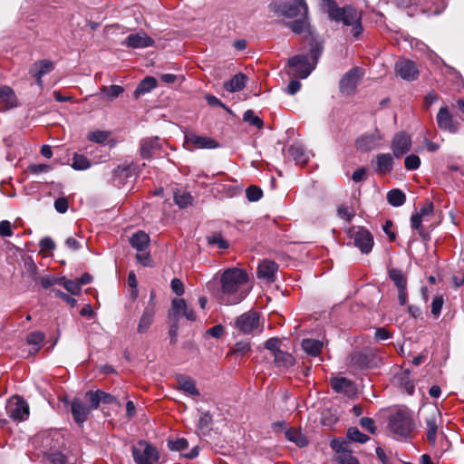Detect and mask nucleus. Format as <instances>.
Segmentation results:
<instances>
[{"mask_svg": "<svg viewBox=\"0 0 464 464\" xmlns=\"http://www.w3.org/2000/svg\"><path fill=\"white\" fill-rule=\"evenodd\" d=\"M361 426L368 430L370 433L374 434L376 432V426L374 420L369 417H362L360 420Z\"/></svg>", "mask_w": 464, "mask_h": 464, "instance_id": "62", "label": "nucleus"}, {"mask_svg": "<svg viewBox=\"0 0 464 464\" xmlns=\"http://www.w3.org/2000/svg\"><path fill=\"white\" fill-rule=\"evenodd\" d=\"M169 448L171 450L183 451L188 448V442L186 439L180 438L173 441H169Z\"/></svg>", "mask_w": 464, "mask_h": 464, "instance_id": "60", "label": "nucleus"}, {"mask_svg": "<svg viewBox=\"0 0 464 464\" xmlns=\"http://www.w3.org/2000/svg\"><path fill=\"white\" fill-rule=\"evenodd\" d=\"M137 261L143 266L151 267L153 266V260L148 250L139 251L136 254Z\"/></svg>", "mask_w": 464, "mask_h": 464, "instance_id": "56", "label": "nucleus"}, {"mask_svg": "<svg viewBox=\"0 0 464 464\" xmlns=\"http://www.w3.org/2000/svg\"><path fill=\"white\" fill-rule=\"evenodd\" d=\"M404 165L408 170H415L420 165V159L415 154H411L405 158Z\"/></svg>", "mask_w": 464, "mask_h": 464, "instance_id": "58", "label": "nucleus"}, {"mask_svg": "<svg viewBox=\"0 0 464 464\" xmlns=\"http://www.w3.org/2000/svg\"><path fill=\"white\" fill-rule=\"evenodd\" d=\"M389 276L398 289L407 288V279L401 270L396 268L390 269Z\"/></svg>", "mask_w": 464, "mask_h": 464, "instance_id": "46", "label": "nucleus"}, {"mask_svg": "<svg viewBox=\"0 0 464 464\" xmlns=\"http://www.w3.org/2000/svg\"><path fill=\"white\" fill-rule=\"evenodd\" d=\"M157 86V81L155 78L148 76L142 80L134 91L135 98H139L140 95L150 92Z\"/></svg>", "mask_w": 464, "mask_h": 464, "instance_id": "39", "label": "nucleus"}, {"mask_svg": "<svg viewBox=\"0 0 464 464\" xmlns=\"http://www.w3.org/2000/svg\"><path fill=\"white\" fill-rule=\"evenodd\" d=\"M314 68V64L309 63L306 55L297 54L289 59L287 73L297 78L305 79Z\"/></svg>", "mask_w": 464, "mask_h": 464, "instance_id": "7", "label": "nucleus"}, {"mask_svg": "<svg viewBox=\"0 0 464 464\" xmlns=\"http://www.w3.org/2000/svg\"><path fill=\"white\" fill-rule=\"evenodd\" d=\"M246 196L249 201L255 202L262 198L263 191L259 187L252 185L246 188Z\"/></svg>", "mask_w": 464, "mask_h": 464, "instance_id": "55", "label": "nucleus"}, {"mask_svg": "<svg viewBox=\"0 0 464 464\" xmlns=\"http://www.w3.org/2000/svg\"><path fill=\"white\" fill-rule=\"evenodd\" d=\"M387 201L392 207H401L406 201L405 194L399 188H393L387 193Z\"/></svg>", "mask_w": 464, "mask_h": 464, "instance_id": "41", "label": "nucleus"}, {"mask_svg": "<svg viewBox=\"0 0 464 464\" xmlns=\"http://www.w3.org/2000/svg\"><path fill=\"white\" fill-rule=\"evenodd\" d=\"M277 270L278 266L275 261L265 259L258 265L257 276L268 282H273Z\"/></svg>", "mask_w": 464, "mask_h": 464, "instance_id": "22", "label": "nucleus"}, {"mask_svg": "<svg viewBox=\"0 0 464 464\" xmlns=\"http://www.w3.org/2000/svg\"><path fill=\"white\" fill-rule=\"evenodd\" d=\"M395 72L401 79L413 81L419 74L416 63L411 60H400L395 63Z\"/></svg>", "mask_w": 464, "mask_h": 464, "instance_id": "19", "label": "nucleus"}, {"mask_svg": "<svg viewBox=\"0 0 464 464\" xmlns=\"http://www.w3.org/2000/svg\"><path fill=\"white\" fill-rule=\"evenodd\" d=\"M301 344L304 353L312 357L319 356L324 347V342L312 338L304 339Z\"/></svg>", "mask_w": 464, "mask_h": 464, "instance_id": "33", "label": "nucleus"}, {"mask_svg": "<svg viewBox=\"0 0 464 464\" xmlns=\"http://www.w3.org/2000/svg\"><path fill=\"white\" fill-rule=\"evenodd\" d=\"M101 91L107 100L112 101L124 92V88L120 85H111L109 87L103 86Z\"/></svg>", "mask_w": 464, "mask_h": 464, "instance_id": "47", "label": "nucleus"}, {"mask_svg": "<svg viewBox=\"0 0 464 464\" xmlns=\"http://www.w3.org/2000/svg\"><path fill=\"white\" fill-rule=\"evenodd\" d=\"M185 144L190 150L195 149H216L219 147L218 141L207 136H200L195 132L185 133Z\"/></svg>", "mask_w": 464, "mask_h": 464, "instance_id": "13", "label": "nucleus"}, {"mask_svg": "<svg viewBox=\"0 0 464 464\" xmlns=\"http://www.w3.org/2000/svg\"><path fill=\"white\" fill-rule=\"evenodd\" d=\"M259 316L256 312L248 311L239 315L235 321L236 328L244 334L259 332Z\"/></svg>", "mask_w": 464, "mask_h": 464, "instance_id": "11", "label": "nucleus"}, {"mask_svg": "<svg viewBox=\"0 0 464 464\" xmlns=\"http://www.w3.org/2000/svg\"><path fill=\"white\" fill-rule=\"evenodd\" d=\"M287 152L296 164L305 165L310 158L311 153L307 151L300 143H294L288 149Z\"/></svg>", "mask_w": 464, "mask_h": 464, "instance_id": "24", "label": "nucleus"}, {"mask_svg": "<svg viewBox=\"0 0 464 464\" xmlns=\"http://www.w3.org/2000/svg\"><path fill=\"white\" fill-rule=\"evenodd\" d=\"M362 72L358 67L349 70L339 82V90L344 96H352L356 92L357 86L362 81Z\"/></svg>", "mask_w": 464, "mask_h": 464, "instance_id": "9", "label": "nucleus"}, {"mask_svg": "<svg viewBox=\"0 0 464 464\" xmlns=\"http://www.w3.org/2000/svg\"><path fill=\"white\" fill-rule=\"evenodd\" d=\"M155 314V304H148V305L145 307L141 317L140 319L139 324H138V332L139 333H145L150 326L151 325L153 322V317Z\"/></svg>", "mask_w": 464, "mask_h": 464, "instance_id": "28", "label": "nucleus"}, {"mask_svg": "<svg viewBox=\"0 0 464 464\" xmlns=\"http://www.w3.org/2000/svg\"><path fill=\"white\" fill-rule=\"evenodd\" d=\"M177 382L179 390L191 396L199 395V391L198 390L196 382L192 378L185 375H179L177 376Z\"/></svg>", "mask_w": 464, "mask_h": 464, "instance_id": "30", "label": "nucleus"}, {"mask_svg": "<svg viewBox=\"0 0 464 464\" xmlns=\"http://www.w3.org/2000/svg\"><path fill=\"white\" fill-rule=\"evenodd\" d=\"M383 135L379 130H375L372 133H364L360 136L356 141L355 146L357 150L362 152H367L379 147Z\"/></svg>", "mask_w": 464, "mask_h": 464, "instance_id": "15", "label": "nucleus"}, {"mask_svg": "<svg viewBox=\"0 0 464 464\" xmlns=\"http://www.w3.org/2000/svg\"><path fill=\"white\" fill-rule=\"evenodd\" d=\"M243 119L245 121L249 122L250 125L255 126L258 129L263 127V121L258 116H256L252 110H247L246 111H245Z\"/></svg>", "mask_w": 464, "mask_h": 464, "instance_id": "54", "label": "nucleus"}, {"mask_svg": "<svg viewBox=\"0 0 464 464\" xmlns=\"http://www.w3.org/2000/svg\"><path fill=\"white\" fill-rule=\"evenodd\" d=\"M330 383L335 392L343 393L346 396H352L356 392L353 382L345 377H332Z\"/></svg>", "mask_w": 464, "mask_h": 464, "instance_id": "21", "label": "nucleus"}, {"mask_svg": "<svg viewBox=\"0 0 464 464\" xmlns=\"http://www.w3.org/2000/svg\"><path fill=\"white\" fill-rule=\"evenodd\" d=\"M131 454L136 464H155L160 459L159 450L146 440H139L133 445Z\"/></svg>", "mask_w": 464, "mask_h": 464, "instance_id": "4", "label": "nucleus"}, {"mask_svg": "<svg viewBox=\"0 0 464 464\" xmlns=\"http://www.w3.org/2000/svg\"><path fill=\"white\" fill-rule=\"evenodd\" d=\"M99 392L100 390L89 391L85 393V399L90 402L88 407L91 408V411L97 410L100 406V403H102Z\"/></svg>", "mask_w": 464, "mask_h": 464, "instance_id": "52", "label": "nucleus"}, {"mask_svg": "<svg viewBox=\"0 0 464 464\" xmlns=\"http://www.w3.org/2000/svg\"><path fill=\"white\" fill-rule=\"evenodd\" d=\"M39 246L42 251H52L55 248L54 241L48 237H43L39 242Z\"/></svg>", "mask_w": 464, "mask_h": 464, "instance_id": "64", "label": "nucleus"}, {"mask_svg": "<svg viewBox=\"0 0 464 464\" xmlns=\"http://www.w3.org/2000/svg\"><path fill=\"white\" fill-rule=\"evenodd\" d=\"M208 246L210 247H217L218 249H227L229 247V243L226 240L220 233H212L206 237Z\"/></svg>", "mask_w": 464, "mask_h": 464, "instance_id": "40", "label": "nucleus"}, {"mask_svg": "<svg viewBox=\"0 0 464 464\" xmlns=\"http://www.w3.org/2000/svg\"><path fill=\"white\" fill-rule=\"evenodd\" d=\"M411 147V139L405 132L397 133L392 142V150L396 158L406 154Z\"/></svg>", "mask_w": 464, "mask_h": 464, "instance_id": "20", "label": "nucleus"}, {"mask_svg": "<svg viewBox=\"0 0 464 464\" xmlns=\"http://www.w3.org/2000/svg\"><path fill=\"white\" fill-rule=\"evenodd\" d=\"M247 76L242 72L235 74L229 81L224 82V89L229 92H237L244 89Z\"/></svg>", "mask_w": 464, "mask_h": 464, "instance_id": "29", "label": "nucleus"}, {"mask_svg": "<svg viewBox=\"0 0 464 464\" xmlns=\"http://www.w3.org/2000/svg\"><path fill=\"white\" fill-rule=\"evenodd\" d=\"M438 127L442 130L456 133L459 130V123L454 121L447 106L441 107L436 116Z\"/></svg>", "mask_w": 464, "mask_h": 464, "instance_id": "18", "label": "nucleus"}, {"mask_svg": "<svg viewBox=\"0 0 464 464\" xmlns=\"http://www.w3.org/2000/svg\"><path fill=\"white\" fill-rule=\"evenodd\" d=\"M199 412V418L197 423L198 429L203 433L206 434L211 430V425L213 422L212 415L209 411H201Z\"/></svg>", "mask_w": 464, "mask_h": 464, "instance_id": "42", "label": "nucleus"}, {"mask_svg": "<svg viewBox=\"0 0 464 464\" xmlns=\"http://www.w3.org/2000/svg\"><path fill=\"white\" fill-rule=\"evenodd\" d=\"M251 351L250 343L247 342H237L230 350L231 354L236 356L246 355Z\"/></svg>", "mask_w": 464, "mask_h": 464, "instance_id": "50", "label": "nucleus"}, {"mask_svg": "<svg viewBox=\"0 0 464 464\" xmlns=\"http://www.w3.org/2000/svg\"><path fill=\"white\" fill-rule=\"evenodd\" d=\"M331 446L339 453L337 459L340 464H358V460L349 450H340L336 448L335 441H332Z\"/></svg>", "mask_w": 464, "mask_h": 464, "instance_id": "43", "label": "nucleus"}, {"mask_svg": "<svg viewBox=\"0 0 464 464\" xmlns=\"http://www.w3.org/2000/svg\"><path fill=\"white\" fill-rule=\"evenodd\" d=\"M51 167L47 164H31L27 168V171L32 174H39L42 172H48Z\"/></svg>", "mask_w": 464, "mask_h": 464, "instance_id": "63", "label": "nucleus"}, {"mask_svg": "<svg viewBox=\"0 0 464 464\" xmlns=\"http://www.w3.org/2000/svg\"><path fill=\"white\" fill-rule=\"evenodd\" d=\"M444 299L442 295H436L431 303V314L434 317H438L440 314Z\"/></svg>", "mask_w": 464, "mask_h": 464, "instance_id": "59", "label": "nucleus"}, {"mask_svg": "<svg viewBox=\"0 0 464 464\" xmlns=\"http://www.w3.org/2000/svg\"><path fill=\"white\" fill-rule=\"evenodd\" d=\"M150 236L144 231L139 230L130 237V244L131 247L136 249L137 252L147 250L150 246Z\"/></svg>", "mask_w": 464, "mask_h": 464, "instance_id": "27", "label": "nucleus"}, {"mask_svg": "<svg viewBox=\"0 0 464 464\" xmlns=\"http://www.w3.org/2000/svg\"><path fill=\"white\" fill-rule=\"evenodd\" d=\"M374 170L380 175H385L392 169L393 158L390 153H381L375 158Z\"/></svg>", "mask_w": 464, "mask_h": 464, "instance_id": "23", "label": "nucleus"}, {"mask_svg": "<svg viewBox=\"0 0 464 464\" xmlns=\"http://www.w3.org/2000/svg\"><path fill=\"white\" fill-rule=\"evenodd\" d=\"M274 362L277 367L288 368L295 364V359L291 353L280 350L274 354Z\"/></svg>", "mask_w": 464, "mask_h": 464, "instance_id": "38", "label": "nucleus"}, {"mask_svg": "<svg viewBox=\"0 0 464 464\" xmlns=\"http://www.w3.org/2000/svg\"><path fill=\"white\" fill-rule=\"evenodd\" d=\"M422 217L419 215L418 213H414L411 215V227L412 229H416L419 231V235L423 239H430L429 234L427 232H424L421 227L422 222Z\"/></svg>", "mask_w": 464, "mask_h": 464, "instance_id": "49", "label": "nucleus"}, {"mask_svg": "<svg viewBox=\"0 0 464 464\" xmlns=\"http://www.w3.org/2000/svg\"><path fill=\"white\" fill-rule=\"evenodd\" d=\"M285 25L289 27L295 34H300L302 33H307L308 37L314 34V33L311 29V25L309 23V14L305 17H301L300 19L294 20L292 22L285 23Z\"/></svg>", "mask_w": 464, "mask_h": 464, "instance_id": "26", "label": "nucleus"}, {"mask_svg": "<svg viewBox=\"0 0 464 464\" xmlns=\"http://www.w3.org/2000/svg\"><path fill=\"white\" fill-rule=\"evenodd\" d=\"M6 412L14 421L25 420L29 416V406L20 396H13L7 401Z\"/></svg>", "mask_w": 464, "mask_h": 464, "instance_id": "10", "label": "nucleus"}, {"mask_svg": "<svg viewBox=\"0 0 464 464\" xmlns=\"http://www.w3.org/2000/svg\"><path fill=\"white\" fill-rule=\"evenodd\" d=\"M181 316L187 320L196 321V314L193 309L189 308L184 299H173L169 311V318L171 321H179Z\"/></svg>", "mask_w": 464, "mask_h": 464, "instance_id": "12", "label": "nucleus"}, {"mask_svg": "<svg viewBox=\"0 0 464 464\" xmlns=\"http://www.w3.org/2000/svg\"><path fill=\"white\" fill-rule=\"evenodd\" d=\"M54 68V64L49 60H41L33 63L30 67L29 73L31 75H42L44 76L51 72Z\"/></svg>", "mask_w": 464, "mask_h": 464, "instance_id": "35", "label": "nucleus"}, {"mask_svg": "<svg viewBox=\"0 0 464 464\" xmlns=\"http://www.w3.org/2000/svg\"><path fill=\"white\" fill-rule=\"evenodd\" d=\"M324 6L331 20L342 23L344 26L352 27L351 34L355 39L362 35L363 27L361 11L351 5L340 7L334 0H324Z\"/></svg>", "mask_w": 464, "mask_h": 464, "instance_id": "2", "label": "nucleus"}, {"mask_svg": "<svg viewBox=\"0 0 464 464\" xmlns=\"http://www.w3.org/2000/svg\"><path fill=\"white\" fill-rule=\"evenodd\" d=\"M349 364L356 369L376 365V356L370 351H354L349 356Z\"/></svg>", "mask_w": 464, "mask_h": 464, "instance_id": "14", "label": "nucleus"}, {"mask_svg": "<svg viewBox=\"0 0 464 464\" xmlns=\"http://www.w3.org/2000/svg\"><path fill=\"white\" fill-rule=\"evenodd\" d=\"M309 44H310V57L313 61V64L314 66L316 65L322 53H323V41L319 39L318 35L312 34V36L309 37Z\"/></svg>", "mask_w": 464, "mask_h": 464, "instance_id": "34", "label": "nucleus"}, {"mask_svg": "<svg viewBox=\"0 0 464 464\" xmlns=\"http://www.w3.org/2000/svg\"><path fill=\"white\" fill-rule=\"evenodd\" d=\"M72 160V168L75 170H85L92 166L88 158L82 154L74 153Z\"/></svg>", "mask_w": 464, "mask_h": 464, "instance_id": "45", "label": "nucleus"}, {"mask_svg": "<svg viewBox=\"0 0 464 464\" xmlns=\"http://www.w3.org/2000/svg\"><path fill=\"white\" fill-rule=\"evenodd\" d=\"M388 428L396 440L407 439L414 429V421L407 411L399 410L390 415Z\"/></svg>", "mask_w": 464, "mask_h": 464, "instance_id": "3", "label": "nucleus"}, {"mask_svg": "<svg viewBox=\"0 0 464 464\" xmlns=\"http://www.w3.org/2000/svg\"><path fill=\"white\" fill-rule=\"evenodd\" d=\"M348 235L362 254L367 255L372 250L374 240L368 229L362 227H353L348 231Z\"/></svg>", "mask_w": 464, "mask_h": 464, "instance_id": "6", "label": "nucleus"}, {"mask_svg": "<svg viewBox=\"0 0 464 464\" xmlns=\"http://www.w3.org/2000/svg\"><path fill=\"white\" fill-rule=\"evenodd\" d=\"M295 4L288 2H276L272 5L275 13L285 17L295 18L300 15L305 17L308 14V6L305 0H294Z\"/></svg>", "mask_w": 464, "mask_h": 464, "instance_id": "5", "label": "nucleus"}, {"mask_svg": "<svg viewBox=\"0 0 464 464\" xmlns=\"http://www.w3.org/2000/svg\"><path fill=\"white\" fill-rule=\"evenodd\" d=\"M46 442L50 441H55L53 445L52 444H46V446H49V448L44 452V458L46 459L51 464H72L70 462V459L68 456L63 454L59 449H60V440L61 443L63 444V438L58 434L55 433L53 437H46L45 438Z\"/></svg>", "mask_w": 464, "mask_h": 464, "instance_id": "8", "label": "nucleus"}, {"mask_svg": "<svg viewBox=\"0 0 464 464\" xmlns=\"http://www.w3.org/2000/svg\"><path fill=\"white\" fill-rule=\"evenodd\" d=\"M133 169L131 166H118L112 174V180L115 186L121 187L126 183V180L132 176Z\"/></svg>", "mask_w": 464, "mask_h": 464, "instance_id": "31", "label": "nucleus"}, {"mask_svg": "<svg viewBox=\"0 0 464 464\" xmlns=\"http://www.w3.org/2000/svg\"><path fill=\"white\" fill-rule=\"evenodd\" d=\"M60 285H63V287L73 295H79L82 290L81 283H78L77 280H68L63 277Z\"/></svg>", "mask_w": 464, "mask_h": 464, "instance_id": "53", "label": "nucleus"}, {"mask_svg": "<svg viewBox=\"0 0 464 464\" xmlns=\"http://www.w3.org/2000/svg\"><path fill=\"white\" fill-rule=\"evenodd\" d=\"M248 281L249 276L245 269H225L219 276L220 302L227 305L242 302L249 293Z\"/></svg>", "mask_w": 464, "mask_h": 464, "instance_id": "1", "label": "nucleus"}, {"mask_svg": "<svg viewBox=\"0 0 464 464\" xmlns=\"http://www.w3.org/2000/svg\"><path fill=\"white\" fill-rule=\"evenodd\" d=\"M285 439L294 442L296 446L304 448L308 444V440L302 432L296 429L289 428L285 431Z\"/></svg>", "mask_w": 464, "mask_h": 464, "instance_id": "37", "label": "nucleus"}, {"mask_svg": "<svg viewBox=\"0 0 464 464\" xmlns=\"http://www.w3.org/2000/svg\"><path fill=\"white\" fill-rule=\"evenodd\" d=\"M70 406L73 420L78 425L82 426L91 414V408H89L88 405L78 397H75L71 401Z\"/></svg>", "mask_w": 464, "mask_h": 464, "instance_id": "16", "label": "nucleus"}, {"mask_svg": "<svg viewBox=\"0 0 464 464\" xmlns=\"http://www.w3.org/2000/svg\"><path fill=\"white\" fill-rule=\"evenodd\" d=\"M347 437L349 440L359 443H364L369 440V437L361 432L356 427H353L348 430Z\"/></svg>", "mask_w": 464, "mask_h": 464, "instance_id": "51", "label": "nucleus"}, {"mask_svg": "<svg viewBox=\"0 0 464 464\" xmlns=\"http://www.w3.org/2000/svg\"><path fill=\"white\" fill-rule=\"evenodd\" d=\"M0 104H2L5 109H10L16 106V96L10 87H0Z\"/></svg>", "mask_w": 464, "mask_h": 464, "instance_id": "36", "label": "nucleus"}, {"mask_svg": "<svg viewBox=\"0 0 464 464\" xmlns=\"http://www.w3.org/2000/svg\"><path fill=\"white\" fill-rule=\"evenodd\" d=\"M192 197L191 195L185 191L178 189L174 192V201L175 203L181 208H187L188 206L192 204Z\"/></svg>", "mask_w": 464, "mask_h": 464, "instance_id": "44", "label": "nucleus"}, {"mask_svg": "<svg viewBox=\"0 0 464 464\" xmlns=\"http://www.w3.org/2000/svg\"><path fill=\"white\" fill-rule=\"evenodd\" d=\"M160 148L158 137L145 138L140 141V155L142 158H150L154 152Z\"/></svg>", "mask_w": 464, "mask_h": 464, "instance_id": "32", "label": "nucleus"}, {"mask_svg": "<svg viewBox=\"0 0 464 464\" xmlns=\"http://www.w3.org/2000/svg\"><path fill=\"white\" fill-rule=\"evenodd\" d=\"M45 338V334L41 331H34L27 334L26 343L30 345H38Z\"/></svg>", "mask_w": 464, "mask_h": 464, "instance_id": "57", "label": "nucleus"}, {"mask_svg": "<svg viewBox=\"0 0 464 464\" xmlns=\"http://www.w3.org/2000/svg\"><path fill=\"white\" fill-rule=\"evenodd\" d=\"M440 412L438 410H433L425 420L427 429V440L429 442L434 444L437 439L438 432V418Z\"/></svg>", "mask_w": 464, "mask_h": 464, "instance_id": "25", "label": "nucleus"}, {"mask_svg": "<svg viewBox=\"0 0 464 464\" xmlns=\"http://www.w3.org/2000/svg\"><path fill=\"white\" fill-rule=\"evenodd\" d=\"M62 280H63V277L47 276L40 278V284L44 289H47L56 284H61Z\"/></svg>", "mask_w": 464, "mask_h": 464, "instance_id": "61", "label": "nucleus"}, {"mask_svg": "<svg viewBox=\"0 0 464 464\" xmlns=\"http://www.w3.org/2000/svg\"><path fill=\"white\" fill-rule=\"evenodd\" d=\"M154 43V40L150 36H149L145 32L140 31L136 34H130V35H128L121 42V44L132 49H141L152 46Z\"/></svg>", "mask_w": 464, "mask_h": 464, "instance_id": "17", "label": "nucleus"}, {"mask_svg": "<svg viewBox=\"0 0 464 464\" xmlns=\"http://www.w3.org/2000/svg\"><path fill=\"white\" fill-rule=\"evenodd\" d=\"M111 132L108 130H96L93 131H90L87 135V138L90 141L98 143V144H103L110 137Z\"/></svg>", "mask_w": 464, "mask_h": 464, "instance_id": "48", "label": "nucleus"}]
</instances>
